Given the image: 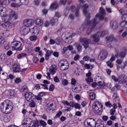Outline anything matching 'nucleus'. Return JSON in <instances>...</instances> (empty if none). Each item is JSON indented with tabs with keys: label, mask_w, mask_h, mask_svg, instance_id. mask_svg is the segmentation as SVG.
I'll return each mask as SVG.
<instances>
[{
	"label": "nucleus",
	"mask_w": 127,
	"mask_h": 127,
	"mask_svg": "<svg viewBox=\"0 0 127 127\" xmlns=\"http://www.w3.org/2000/svg\"><path fill=\"white\" fill-rule=\"evenodd\" d=\"M2 19L4 20V23L1 24V26L3 28H5L7 27H8L10 25L11 22H10L7 19H5V18H2Z\"/></svg>",
	"instance_id": "obj_14"
},
{
	"label": "nucleus",
	"mask_w": 127,
	"mask_h": 127,
	"mask_svg": "<svg viewBox=\"0 0 127 127\" xmlns=\"http://www.w3.org/2000/svg\"><path fill=\"white\" fill-rule=\"evenodd\" d=\"M62 83L63 85H67L68 83V82L67 80L64 79L62 81Z\"/></svg>",
	"instance_id": "obj_51"
},
{
	"label": "nucleus",
	"mask_w": 127,
	"mask_h": 127,
	"mask_svg": "<svg viewBox=\"0 0 127 127\" xmlns=\"http://www.w3.org/2000/svg\"><path fill=\"white\" fill-rule=\"evenodd\" d=\"M108 53L107 51L105 50H102L100 53L99 56L101 60L104 59L107 57Z\"/></svg>",
	"instance_id": "obj_13"
},
{
	"label": "nucleus",
	"mask_w": 127,
	"mask_h": 127,
	"mask_svg": "<svg viewBox=\"0 0 127 127\" xmlns=\"http://www.w3.org/2000/svg\"><path fill=\"white\" fill-rule=\"evenodd\" d=\"M57 21V20L54 19H52L50 20V24L52 26H53L55 24V23Z\"/></svg>",
	"instance_id": "obj_33"
},
{
	"label": "nucleus",
	"mask_w": 127,
	"mask_h": 127,
	"mask_svg": "<svg viewBox=\"0 0 127 127\" xmlns=\"http://www.w3.org/2000/svg\"><path fill=\"white\" fill-rule=\"evenodd\" d=\"M89 57L87 56H84L83 58V59L85 61H88L89 59Z\"/></svg>",
	"instance_id": "obj_62"
},
{
	"label": "nucleus",
	"mask_w": 127,
	"mask_h": 127,
	"mask_svg": "<svg viewBox=\"0 0 127 127\" xmlns=\"http://www.w3.org/2000/svg\"><path fill=\"white\" fill-rule=\"evenodd\" d=\"M79 10V8H77L76 9V11L75 12V15L76 16L78 17V16Z\"/></svg>",
	"instance_id": "obj_64"
},
{
	"label": "nucleus",
	"mask_w": 127,
	"mask_h": 127,
	"mask_svg": "<svg viewBox=\"0 0 127 127\" xmlns=\"http://www.w3.org/2000/svg\"><path fill=\"white\" fill-rule=\"evenodd\" d=\"M80 41L82 43V45L86 49L88 47L89 44L91 42V40L87 38H80Z\"/></svg>",
	"instance_id": "obj_7"
},
{
	"label": "nucleus",
	"mask_w": 127,
	"mask_h": 127,
	"mask_svg": "<svg viewBox=\"0 0 127 127\" xmlns=\"http://www.w3.org/2000/svg\"><path fill=\"white\" fill-rule=\"evenodd\" d=\"M98 23L97 18L95 17L94 19L91 22H90V21H88L87 23V24H90V27L87 31V32L89 34L93 30L96 24Z\"/></svg>",
	"instance_id": "obj_3"
},
{
	"label": "nucleus",
	"mask_w": 127,
	"mask_h": 127,
	"mask_svg": "<svg viewBox=\"0 0 127 127\" xmlns=\"http://www.w3.org/2000/svg\"><path fill=\"white\" fill-rule=\"evenodd\" d=\"M34 88L37 90H39L40 89V86L39 85L37 84L35 85Z\"/></svg>",
	"instance_id": "obj_60"
},
{
	"label": "nucleus",
	"mask_w": 127,
	"mask_h": 127,
	"mask_svg": "<svg viewBox=\"0 0 127 127\" xmlns=\"http://www.w3.org/2000/svg\"><path fill=\"white\" fill-rule=\"evenodd\" d=\"M76 81L75 79H72L71 80V84L73 85H74L76 84Z\"/></svg>",
	"instance_id": "obj_59"
},
{
	"label": "nucleus",
	"mask_w": 127,
	"mask_h": 127,
	"mask_svg": "<svg viewBox=\"0 0 127 127\" xmlns=\"http://www.w3.org/2000/svg\"><path fill=\"white\" fill-rule=\"evenodd\" d=\"M93 111L96 114L99 115L102 112L103 106L100 102L96 101L93 104Z\"/></svg>",
	"instance_id": "obj_2"
},
{
	"label": "nucleus",
	"mask_w": 127,
	"mask_h": 127,
	"mask_svg": "<svg viewBox=\"0 0 127 127\" xmlns=\"http://www.w3.org/2000/svg\"><path fill=\"white\" fill-rule=\"evenodd\" d=\"M33 62L34 63H36L38 61V59L36 57H34L32 59Z\"/></svg>",
	"instance_id": "obj_41"
},
{
	"label": "nucleus",
	"mask_w": 127,
	"mask_h": 127,
	"mask_svg": "<svg viewBox=\"0 0 127 127\" xmlns=\"http://www.w3.org/2000/svg\"><path fill=\"white\" fill-rule=\"evenodd\" d=\"M110 27L113 29H117L118 26V23L116 21H111L110 23Z\"/></svg>",
	"instance_id": "obj_16"
},
{
	"label": "nucleus",
	"mask_w": 127,
	"mask_h": 127,
	"mask_svg": "<svg viewBox=\"0 0 127 127\" xmlns=\"http://www.w3.org/2000/svg\"><path fill=\"white\" fill-rule=\"evenodd\" d=\"M106 39L110 41H111L113 40L117 41V39L114 38L113 35H111L109 36H107L106 37Z\"/></svg>",
	"instance_id": "obj_26"
},
{
	"label": "nucleus",
	"mask_w": 127,
	"mask_h": 127,
	"mask_svg": "<svg viewBox=\"0 0 127 127\" xmlns=\"http://www.w3.org/2000/svg\"><path fill=\"white\" fill-rule=\"evenodd\" d=\"M13 71L15 72H19L21 71V68L17 64H14L13 65Z\"/></svg>",
	"instance_id": "obj_20"
},
{
	"label": "nucleus",
	"mask_w": 127,
	"mask_h": 127,
	"mask_svg": "<svg viewBox=\"0 0 127 127\" xmlns=\"http://www.w3.org/2000/svg\"><path fill=\"white\" fill-rule=\"evenodd\" d=\"M90 96L91 100H94L95 98V94L94 93H91L90 94Z\"/></svg>",
	"instance_id": "obj_28"
},
{
	"label": "nucleus",
	"mask_w": 127,
	"mask_h": 127,
	"mask_svg": "<svg viewBox=\"0 0 127 127\" xmlns=\"http://www.w3.org/2000/svg\"><path fill=\"white\" fill-rule=\"evenodd\" d=\"M58 5L56 2H54L52 3L49 9L51 11L54 9H56L58 7Z\"/></svg>",
	"instance_id": "obj_21"
},
{
	"label": "nucleus",
	"mask_w": 127,
	"mask_h": 127,
	"mask_svg": "<svg viewBox=\"0 0 127 127\" xmlns=\"http://www.w3.org/2000/svg\"><path fill=\"white\" fill-rule=\"evenodd\" d=\"M126 54L123 52L122 51L120 53V56L121 57L123 58H124L126 56Z\"/></svg>",
	"instance_id": "obj_40"
},
{
	"label": "nucleus",
	"mask_w": 127,
	"mask_h": 127,
	"mask_svg": "<svg viewBox=\"0 0 127 127\" xmlns=\"http://www.w3.org/2000/svg\"><path fill=\"white\" fill-rule=\"evenodd\" d=\"M54 81L55 82L58 83L60 82L59 78L57 76H55L54 78Z\"/></svg>",
	"instance_id": "obj_58"
},
{
	"label": "nucleus",
	"mask_w": 127,
	"mask_h": 127,
	"mask_svg": "<svg viewBox=\"0 0 127 127\" xmlns=\"http://www.w3.org/2000/svg\"><path fill=\"white\" fill-rule=\"evenodd\" d=\"M123 62V60L120 59H118L116 61V63L118 64H121Z\"/></svg>",
	"instance_id": "obj_55"
},
{
	"label": "nucleus",
	"mask_w": 127,
	"mask_h": 127,
	"mask_svg": "<svg viewBox=\"0 0 127 127\" xmlns=\"http://www.w3.org/2000/svg\"><path fill=\"white\" fill-rule=\"evenodd\" d=\"M36 24L39 26H41L43 24V22L42 20L39 19H37L35 20Z\"/></svg>",
	"instance_id": "obj_25"
},
{
	"label": "nucleus",
	"mask_w": 127,
	"mask_h": 127,
	"mask_svg": "<svg viewBox=\"0 0 127 127\" xmlns=\"http://www.w3.org/2000/svg\"><path fill=\"white\" fill-rule=\"evenodd\" d=\"M116 112V110L114 108H112L110 110V114L111 115H113L114 113Z\"/></svg>",
	"instance_id": "obj_42"
},
{
	"label": "nucleus",
	"mask_w": 127,
	"mask_h": 127,
	"mask_svg": "<svg viewBox=\"0 0 127 127\" xmlns=\"http://www.w3.org/2000/svg\"><path fill=\"white\" fill-rule=\"evenodd\" d=\"M25 96L27 100L29 102L33 100L34 98V95L30 92L26 93Z\"/></svg>",
	"instance_id": "obj_11"
},
{
	"label": "nucleus",
	"mask_w": 127,
	"mask_h": 127,
	"mask_svg": "<svg viewBox=\"0 0 127 127\" xmlns=\"http://www.w3.org/2000/svg\"><path fill=\"white\" fill-rule=\"evenodd\" d=\"M112 78L114 81L117 82H118V79L115 76L113 75L112 76Z\"/></svg>",
	"instance_id": "obj_49"
},
{
	"label": "nucleus",
	"mask_w": 127,
	"mask_h": 127,
	"mask_svg": "<svg viewBox=\"0 0 127 127\" xmlns=\"http://www.w3.org/2000/svg\"><path fill=\"white\" fill-rule=\"evenodd\" d=\"M53 50L50 51L49 50H47L46 55L45 57V59L46 60L49 59V57L51 56L52 54L53 53Z\"/></svg>",
	"instance_id": "obj_23"
},
{
	"label": "nucleus",
	"mask_w": 127,
	"mask_h": 127,
	"mask_svg": "<svg viewBox=\"0 0 127 127\" xmlns=\"http://www.w3.org/2000/svg\"><path fill=\"white\" fill-rule=\"evenodd\" d=\"M77 49L79 52H81L82 51V46L79 44L77 46Z\"/></svg>",
	"instance_id": "obj_45"
},
{
	"label": "nucleus",
	"mask_w": 127,
	"mask_h": 127,
	"mask_svg": "<svg viewBox=\"0 0 127 127\" xmlns=\"http://www.w3.org/2000/svg\"><path fill=\"white\" fill-rule=\"evenodd\" d=\"M5 43V42L3 38L0 35V43L1 44H4Z\"/></svg>",
	"instance_id": "obj_38"
},
{
	"label": "nucleus",
	"mask_w": 127,
	"mask_h": 127,
	"mask_svg": "<svg viewBox=\"0 0 127 127\" xmlns=\"http://www.w3.org/2000/svg\"><path fill=\"white\" fill-rule=\"evenodd\" d=\"M29 31H30V29L28 28H25L21 31L20 33L22 35H25L28 34Z\"/></svg>",
	"instance_id": "obj_22"
},
{
	"label": "nucleus",
	"mask_w": 127,
	"mask_h": 127,
	"mask_svg": "<svg viewBox=\"0 0 127 127\" xmlns=\"http://www.w3.org/2000/svg\"><path fill=\"white\" fill-rule=\"evenodd\" d=\"M107 32L105 31L102 32H98L96 34H93L92 36V37L94 38V41L97 42L99 40V37H103L104 35L107 34Z\"/></svg>",
	"instance_id": "obj_5"
},
{
	"label": "nucleus",
	"mask_w": 127,
	"mask_h": 127,
	"mask_svg": "<svg viewBox=\"0 0 127 127\" xmlns=\"http://www.w3.org/2000/svg\"><path fill=\"white\" fill-rule=\"evenodd\" d=\"M105 105L107 107H110L113 106L109 101L106 102L105 103Z\"/></svg>",
	"instance_id": "obj_43"
},
{
	"label": "nucleus",
	"mask_w": 127,
	"mask_h": 127,
	"mask_svg": "<svg viewBox=\"0 0 127 127\" xmlns=\"http://www.w3.org/2000/svg\"><path fill=\"white\" fill-rule=\"evenodd\" d=\"M62 41V38L60 37H58L57 38L55 39V41L56 43L58 45H59L60 43Z\"/></svg>",
	"instance_id": "obj_27"
},
{
	"label": "nucleus",
	"mask_w": 127,
	"mask_h": 127,
	"mask_svg": "<svg viewBox=\"0 0 127 127\" xmlns=\"http://www.w3.org/2000/svg\"><path fill=\"white\" fill-rule=\"evenodd\" d=\"M120 25L123 28L127 30V22L123 21L120 23Z\"/></svg>",
	"instance_id": "obj_24"
},
{
	"label": "nucleus",
	"mask_w": 127,
	"mask_h": 127,
	"mask_svg": "<svg viewBox=\"0 0 127 127\" xmlns=\"http://www.w3.org/2000/svg\"><path fill=\"white\" fill-rule=\"evenodd\" d=\"M125 78V75L124 74H122L119 77L118 82L120 83L123 84L124 85L126 81Z\"/></svg>",
	"instance_id": "obj_17"
},
{
	"label": "nucleus",
	"mask_w": 127,
	"mask_h": 127,
	"mask_svg": "<svg viewBox=\"0 0 127 127\" xmlns=\"http://www.w3.org/2000/svg\"><path fill=\"white\" fill-rule=\"evenodd\" d=\"M62 102L65 105H66L68 106H70V103H68V101H67L64 100Z\"/></svg>",
	"instance_id": "obj_48"
},
{
	"label": "nucleus",
	"mask_w": 127,
	"mask_h": 127,
	"mask_svg": "<svg viewBox=\"0 0 127 127\" xmlns=\"http://www.w3.org/2000/svg\"><path fill=\"white\" fill-rule=\"evenodd\" d=\"M30 31L32 33L37 34L39 32V29L37 26H34L33 28L30 29Z\"/></svg>",
	"instance_id": "obj_18"
},
{
	"label": "nucleus",
	"mask_w": 127,
	"mask_h": 127,
	"mask_svg": "<svg viewBox=\"0 0 127 127\" xmlns=\"http://www.w3.org/2000/svg\"><path fill=\"white\" fill-rule=\"evenodd\" d=\"M11 6L12 7H18L20 6V5L17 3H13L11 4Z\"/></svg>",
	"instance_id": "obj_34"
},
{
	"label": "nucleus",
	"mask_w": 127,
	"mask_h": 127,
	"mask_svg": "<svg viewBox=\"0 0 127 127\" xmlns=\"http://www.w3.org/2000/svg\"><path fill=\"white\" fill-rule=\"evenodd\" d=\"M9 95L11 96V97H13L14 96V91L13 90H10L9 92Z\"/></svg>",
	"instance_id": "obj_31"
},
{
	"label": "nucleus",
	"mask_w": 127,
	"mask_h": 127,
	"mask_svg": "<svg viewBox=\"0 0 127 127\" xmlns=\"http://www.w3.org/2000/svg\"><path fill=\"white\" fill-rule=\"evenodd\" d=\"M86 80L87 83L92 82L93 81V79L91 77H88V78L86 79Z\"/></svg>",
	"instance_id": "obj_47"
},
{
	"label": "nucleus",
	"mask_w": 127,
	"mask_h": 127,
	"mask_svg": "<svg viewBox=\"0 0 127 127\" xmlns=\"http://www.w3.org/2000/svg\"><path fill=\"white\" fill-rule=\"evenodd\" d=\"M74 107L76 109H80L81 107L80 105L78 103L75 104Z\"/></svg>",
	"instance_id": "obj_44"
},
{
	"label": "nucleus",
	"mask_w": 127,
	"mask_h": 127,
	"mask_svg": "<svg viewBox=\"0 0 127 127\" xmlns=\"http://www.w3.org/2000/svg\"><path fill=\"white\" fill-rule=\"evenodd\" d=\"M56 66L55 65H53L49 68V72L51 74L53 75L56 73Z\"/></svg>",
	"instance_id": "obj_19"
},
{
	"label": "nucleus",
	"mask_w": 127,
	"mask_h": 127,
	"mask_svg": "<svg viewBox=\"0 0 127 127\" xmlns=\"http://www.w3.org/2000/svg\"><path fill=\"white\" fill-rule=\"evenodd\" d=\"M95 127H103V124H96L95 125Z\"/></svg>",
	"instance_id": "obj_50"
},
{
	"label": "nucleus",
	"mask_w": 127,
	"mask_h": 127,
	"mask_svg": "<svg viewBox=\"0 0 127 127\" xmlns=\"http://www.w3.org/2000/svg\"><path fill=\"white\" fill-rule=\"evenodd\" d=\"M106 64H107L108 66L110 67V68H112L113 67V65L112 63L107 62H106Z\"/></svg>",
	"instance_id": "obj_52"
},
{
	"label": "nucleus",
	"mask_w": 127,
	"mask_h": 127,
	"mask_svg": "<svg viewBox=\"0 0 127 127\" xmlns=\"http://www.w3.org/2000/svg\"><path fill=\"white\" fill-rule=\"evenodd\" d=\"M49 42L51 45H53L56 43L55 40H54L51 39H50Z\"/></svg>",
	"instance_id": "obj_63"
},
{
	"label": "nucleus",
	"mask_w": 127,
	"mask_h": 127,
	"mask_svg": "<svg viewBox=\"0 0 127 127\" xmlns=\"http://www.w3.org/2000/svg\"><path fill=\"white\" fill-rule=\"evenodd\" d=\"M99 11L101 14L98 13L95 16L96 18L99 17L100 20H103L104 19V15L105 14V11L104 9L102 7L100 8Z\"/></svg>",
	"instance_id": "obj_10"
},
{
	"label": "nucleus",
	"mask_w": 127,
	"mask_h": 127,
	"mask_svg": "<svg viewBox=\"0 0 127 127\" xmlns=\"http://www.w3.org/2000/svg\"><path fill=\"white\" fill-rule=\"evenodd\" d=\"M27 55L26 53H21L19 54L17 56L18 59H21L23 58Z\"/></svg>",
	"instance_id": "obj_29"
},
{
	"label": "nucleus",
	"mask_w": 127,
	"mask_h": 127,
	"mask_svg": "<svg viewBox=\"0 0 127 127\" xmlns=\"http://www.w3.org/2000/svg\"><path fill=\"white\" fill-rule=\"evenodd\" d=\"M58 66L60 69L62 71L67 70L69 67V64L65 60H61L58 64Z\"/></svg>",
	"instance_id": "obj_4"
},
{
	"label": "nucleus",
	"mask_w": 127,
	"mask_h": 127,
	"mask_svg": "<svg viewBox=\"0 0 127 127\" xmlns=\"http://www.w3.org/2000/svg\"><path fill=\"white\" fill-rule=\"evenodd\" d=\"M10 104V101L9 100H4L1 103L0 106V108L1 111L6 114L10 113L13 109V107Z\"/></svg>",
	"instance_id": "obj_1"
},
{
	"label": "nucleus",
	"mask_w": 127,
	"mask_h": 127,
	"mask_svg": "<svg viewBox=\"0 0 127 127\" xmlns=\"http://www.w3.org/2000/svg\"><path fill=\"white\" fill-rule=\"evenodd\" d=\"M26 90L27 91V88L26 86H23L21 89V91L22 92H25Z\"/></svg>",
	"instance_id": "obj_61"
},
{
	"label": "nucleus",
	"mask_w": 127,
	"mask_h": 127,
	"mask_svg": "<svg viewBox=\"0 0 127 127\" xmlns=\"http://www.w3.org/2000/svg\"><path fill=\"white\" fill-rule=\"evenodd\" d=\"M124 65L123 66L121 65V68L122 69H124L126 65H127V62L125 61L123 63Z\"/></svg>",
	"instance_id": "obj_46"
},
{
	"label": "nucleus",
	"mask_w": 127,
	"mask_h": 127,
	"mask_svg": "<svg viewBox=\"0 0 127 127\" xmlns=\"http://www.w3.org/2000/svg\"><path fill=\"white\" fill-rule=\"evenodd\" d=\"M30 40L31 41H35L37 39V37L34 35L31 36L30 37Z\"/></svg>",
	"instance_id": "obj_35"
},
{
	"label": "nucleus",
	"mask_w": 127,
	"mask_h": 127,
	"mask_svg": "<svg viewBox=\"0 0 127 127\" xmlns=\"http://www.w3.org/2000/svg\"><path fill=\"white\" fill-rule=\"evenodd\" d=\"M40 125L43 126L44 127V126H45L47 125L45 121L42 120L40 121Z\"/></svg>",
	"instance_id": "obj_53"
},
{
	"label": "nucleus",
	"mask_w": 127,
	"mask_h": 127,
	"mask_svg": "<svg viewBox=\"0 0 127 127\" xmlns=\"http://www.w3.org/2000/svg\"><path fill=\"white\" fill-rule=\"evenodd\" d=\"M29 102L30 103L29 104V105L30 107L32 108H33L35 107L36 104L35 102L33 100L32 101Z\"/></svg>",
	"instance_id": "obj_30"
},
{
	"label": "nucleus",
	"mask_w": 127,
	"mask_h": 127,
	"mask_svg": "<svg viewBox=\"0 0 127 127\" xmlns=\"http://www.w3.org/2000/svg\"><path fill=\"white\" fill-rule=\"evenodd\" d=\"M122 19L124 21L127 22V14H125L123 15Z\"/></svg>",
	"instance_id": "obj_39"
},
{
	"label": "nucleus",
	"mask_w": 127,
	"mask_h": 127,
	"mask_svg": "<svg viewBox=\"0 0 127 127\" xmlns=\"http://www.w3.org/2000/svg\"><path fill=\"white\" fill-rule=\"evenodd\" d=\"M15 82L16 83H18L21 82V79L19 78H16L15 80Z\"/></svg>",
	"instance_id": "obj_56"
},
{
	"label": "nucleus",
	"mask_w": 127,
	"mask_h": 127,
	"mask_svg": "<svg viewBox=\"0 0 127 127\" xmlns=\"http://www.w3.org/2000/svg\"><path fill=\"white\" fill-rule=\"evenodd\" d=\"M21 45L22 44L20 42L17 41L13 42L11 44L12 48L16 50H22V48H20Z\"/></svg>",
	"instance_id": "obj_8"
},
{
	"label": "nucleus",
	"mask_w": 127,
	"mask_h": 127,
	"mask_svg": "<svg viewBox=\"0 0 127 127\" xmlns=\"http://www.w3.org/2000/svg\"><path fill=\"white\" fill-rule=\"evenodd\" d=\"M112 96V98L113 99L116 100V99L118 98V97L117 96V95L116 92H115L113 93Z\"/></svg>",
	"instance_id": "obj_37"
},
{
	"label": "nucleus",
	"mask_w": 127,
	"mask_h": 127,
	"mask_svg": "<svg viewBox=\"0 0 127 127\" xmlns=\"http://www.w3.org/2000/svg\"><path fill=\"white\" fill-rule=\"evenodd\" d=\"M81 90V87L79 86L75 88L74 90V91L76 93H78Z\"/></svg>",
	"instance_id": "obj_32"
},
{
	"label": "nucleus",
	"mask_w": 127,
	"mask_h": 127,
	"mask_svg": "<svg viewBox=\"0 0 127 127\" xmlns=\"http://www.w3.org/2000/svg\"><path fill=\"white\" fill-rule=\"evenodd\" d=\"M7 11L6 9L3 6H0V15L2 18L6 17L7 14L6 12Z\"/></svg>",
	"instance_id": "obj_12"
},
{
	"label": "nucleus",
	"mask_w": 127,
	"mask_h": 127,
	"mask_svg": "<svg viewBox=\"0 0 127 127\" xmlns=\"http://www.w3.org/2000/svg\"><path fill=\"white\" fill-rule=\"evenodd\" d=\"M5 18V19H7L9 21L11 22V20L12 21L16 19L17 18V15L16 13L14 11H11L10 13L9 16L7 15Z\"/></svg>",
	"instance_id": "obj_6"
},
{
	"label": "nucleus",
	"mask_w": 127,
	"mask_h": 127,
	"mask_svg": "<svg viewBox=\"0 0 127 127\" xmlns=\"http://www.w3.org/2000/svg\"><path fill=\"white\" fill-rule=\"evenodd\" d=\"M95 123V121L93 118H87L84 122V125L88 127H92Z\"/></svg>",
	"instance_id": "obj_9"
},
{
	"label": "nucleus",
	"mask_w": 127,
	"mask_h": 127,
	"mask_svg": "<svg viewBox=\"0 0 127 127\" xmlns=\"http://www.w3.org/2000/svg\"><path fill=\"white\" fill-rule=\"evenodd\" d=\"M33 21L30 19L25 20L23 22L24 25L28 27L33 24Z\"/></svg>",
	"instance_id": "obj_15"
},
{
	"label": "nucleus",
	"mask_w": 127,
	"mask_h": 127,
	"mask_svg": "<svg viewBox=\"0 0 127 127\" xmlns=\"http://www.w3.org/2000/svg\"><path fill=\"white\" fill-rule=\"evenodd\" d=\"M89 7V5L86 3L84 4L82 6V8L83 9H87Z\"/></svg>",
	"instance_id": "obj_57"
},
{
	"label": "nucleus",
	"mask_w": 127,
	"mask_h": 127,
	"mask_svg": "<svg viewBox=\"0 0 127 127\" xmlns=\"http://www.w3.org/2000/svg\"><path fill=\"white\" fill-rule=\"evenodd\" d=\"M54 88V86L53 84L51 85L49 87V90L50 91H53Z\"/></svg>",
	"instance_id": "obj_54"
},
{
	"label": "nucleus",
	"mask_w": 127,
	"mask_h": 127,
	"mask_svg": "<svg viewBox=\"0 0 127 127\" xmlns=\"http://www.w3.org/2000/svg\"><path fill=\"white\" fill-rule=\"evenodd\" d=\"M20 2L21 4L26 5L27 4L28 2V0H20Z\"/></svg>",
	"instance_id": "obj_36"
}]
</instances>
